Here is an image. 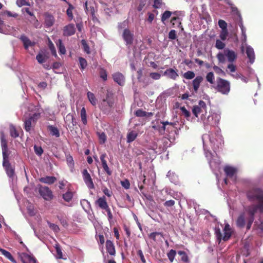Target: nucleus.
I'll return each instance as SVG.
<instances>
[{
	"instance_id": "nucleus-29",
	"label": "nucleus",
	"mask_w": 263,
	"mask_h": 263,
	"mask_svg": "<svg viewBox=\"0 0 263 263\" xmlns=\"http://www.w3.org/2000/svg\"><path fill=\"white\" fill-rule=\"evenodd\" d=\"M54 17L51 14H47L45 16V24L47 27L52 26L54 23Z\"/></svg>"
},
{
	"instance_id": "nucleus-64",
	"label": "nucleus",
	"mask_w": 263,
	"mask_h": 263,
	"mask_svg": "<svg viewBox=\"0 0 263 263\" xmlns=\"http://www.w3.org/2000/svg\"><path fill=\"white\" fill-rule=\"evenodd\" d=\"M149 76L154 80H157L160 79L161 74L158 72H152L149 74Z\"/></svg>"
},
{
	"instance_id": "nucleus-31",
	"label": "nucleus",
	"mask_w": 263,
	"mask_h": 263,
	"mask_svg": "<svg viewBox=\"0 0 263 263\" xmlns=\"http://www.w3.org/2000/svg\"><path fill=\"white\" fill-rule=\"evenodd\" d=\"M81 204L84 210L88 213L91 208V205L89 201L86 199H82L81 200Z\"/></svg>"
},
{
	"instance_id": "nucleus-55",
	"label": "nucleus",
	"mask_w": 263,
	"mask_h": 263,
	"mask_svg": "<svg viewBox=\"0 0 263 263\" xmlns=\"http://www.w3.org/2000/svg\"><path fill=\"white\" fill-rule=\"evenodd\" d=\"M49 47L51 52L52 54L54 57H57V54L56 49L54 47L53 44L52 43L51 41H49Z\"/></svg>"
},
{
	"instance_id": "nucleus-24",
	"label": "nucleus",
	"mask_w": 263,
	"mask_h": 263,
	"mask_svg": "<svg viewBox=\"0 0 263 263\" xmlns=\"http://www.w3.org/2000/svg\"><path fill=\"white\" fill-rule=\"evenodd\" d=\"M106 248L107 252L110 255H115L116 253L115 248L112 242L109 240H107L106 242Z\"/></svg>"
},
{
	"instance_id": "nucleus-13",
	"label": "nucleus",
	"mask_w": 263,
	"mask_h": 263,
	"mask_svg": "<svg viewBox=\"0 0 263 263\" xmlns=\"http://www.w3.org/2000/svg\"><path fill=\"white\" fill-rule=\"evenodd\" d=\"M83 178L84 182L87 186L90 189H92L94 188V184L91 179V177L86 169H85L82 172Z\"/></svg>"
},
{
	"instance_id": "nucleus-40",
	"label": "nucleus",
	"mask_w": 263,
	"mask_h": 263,
	"mask_svg": "<svg viewBox=\"0 0 263 263\" xmlns=\"http://www.w3.org/2000/svg\"><path fill=\"white\" fill-rule=\"evenodd\" d=\"M222 41H223L221 40L217 39L216 40L215 47L219 50L224 49L226 44Z\"/></svg>"
},
{
	"instance_id": "nucleus-8",
	"label": "nucleus",
	"mask_w": 263,
	"mask_h": 263,
	"mask_svg": "<svg viewBox=\"0 0 263 263\" xmlns=\"http://www.w3.org/2000/svg\"><path fill=\"white\" fill-rule=\"evenodd\" d=\"M220 115L218 113L213 112L209 115L207 117L206 116L201 120L203 122L204 127L207 125H211L212 126L217 125L220 121Z\"/></svg>"
},
{
	"instance_id": "nucleus-59",
	"label": "nucleus",
	"mask_w": 263,
	"mask_h": 263,
	"mask_svg": "<svg viewBox=\"0 0 263 263\" xmlns=\"http://www.w3.org/2000/svg\"><path fill=\"white\" fill-rule=\"evenodd\" d=\"M72 9L73 7L72 6V5H69V8L66 10V14L68 17L69 18L70 20H71L73 17L72 11Z\"/></svg>"
},
{
	"instance_id": "nucleus-62",
	"label": "nucleus",
	"mask_w": 263,
	"mask_h": 263,
	"mask_svg": "<svg viewBox=\"0 0 263 263\" xmlns=\"http://www.w3.org/2000/svg\"><path fill=\"white\" fill-rule=\"evenodd\" d=\"M100 77L104 81H106L107 80V75L106 71L104 69H103V68L101 69L100 71Z\"/></svg>"
},
{
	"instance_id": "nucleus-25",
	"label": "nucleus",
	"mask_w": 263,
	"mask_h": 263,
	"mask_svg": "<svg viewBox=\"0 0 263 263\" xmlns=\"http://www.w3.org/2000/svg\"><path fill=\"white\" fill-rule=\"evenodd\" d=\"M171 23L173 27L181 28L183 29L182 26H181V19L178 16H173L172 17Z\"/></svg>"
},
{
	"instance_id": "nucleus-33",
	"label": "nucleus",
	"mask_w": 263,
	"mask_h": 263,
	"mask_svg": "<svg viewBox=\"0 0 263 263\" xmlns=\"http://www.w3.org/2000/svg\"><path fill=\"white\" fill-rule=\"evenodd\" d=\"M56 44L60 53L61 54H64L66 53V49L64 45L62 43V41L61 39H59Z\"/></svg>"
},
{
	"instance_id": "nucleus-1",
	"label": "nucleus",
	"mask_w": 263,
	"mask_h": 263,
	"mask_svg": "<svg viewBox=\"0 0 263 263\" xmlns=\"http://www.w3.org/2000/svg\"><path fill=\"white\" fill-rule=\"evenodd\" d=\"M247 197L251 202H256L245 208L244 212L238 216L236 224L239 228H243L247 224V229H250L254 220V215L258 210L263 212V191L259 188L250 190L247 193Z\"/></svg>"
},
{
	"instance_id": "nucleus-41",
	"label": "nucleus",
	"mask_w": 263,
	"mask_h": 263,
	"mask_svg": "<svg viewBox=\"0 0 263 263\" xmlns=\"http://www.w3.org/2000/svg\"><path fill=\"white\" fill-rule=\"evenodd\" d=\"M206 80L210 83L211 84H214L215 77L213 72H208L205 77Z\"/></svg>"
},
{
	"instance_id": "nucleus-23",
	"label": "nucleus",
	"mask_w": 263,
	"mask_h": 263,
	"mask_svg": "<svg viewBox=\"0 0 263 263\" xmlns=\"http://www.w3.org/2000/svg\"><path fill=\"white\" fill-rule=\"evenodd\" d=\"M164 75L167 76L168 78L173 80H176V79L178 77V74L174 69L172 68H169L166 69L164 72Z\"/></svg>"
},
{
	"instance_id": "nucleus-38",
	"label": "nucleus",
	"mask_w": 263,
	"mask_h": 263,
	"mask_svg": "<svg viewBox=\"0 0 263 263\" xmlns=\"http://www.w3.org/2000/svg\"><path fill=\"white\" fill-rule=\"evenodd\" d=\"M137 136V134L136 132L132 131L129 132L127 136V142L130 143L134 141Z\"/></svg>"
},
{
	"instance_id": "nucleus-22",
	"label": "nucleus",
	"mask_w": 263,
	"mask_h": 263,
	"mask_svg": "<svg viewBox=\"0 0 263 263\" xmlns=\"http://www.w3.org/2000/svg\"><path fill=\"white\" fill-rule=\"evenodd\" d=\"M106 157V154H102L100 156V160L102 163V167L104 170V171L108 175H110L111 174V172L110 171L107 164V162L105 160V158Z\"/></svg>"
},
{
	"instance_id": "nucleus-51",
	"label": "nucleus",
	"mask_w": 263,
	"mask_h": 263,
	"mask_svg": "<svg viewBox=\"0 0 263 263\" xmlns=\"http://www.w3.org/2000/svg\"><path fill=\"white\" fill-rule=\"evenodd\" d=\"M10 135H11V137H12L13 138H16V137H18L19 134H18L17 131L16 130V128L14 126H13V125L10 126Z\"/></svg>"
},
{
	"instance_id": "nucleus-37",
	"label": "nucleus",
	"mask_w": 263,
	"mask_h": 263,
	"mask_svg": "<svg viewBox=\"0 0 263 263\" xmlns=\"http://www.w3.org/2000/svg\"><path fill=\"white\" fill-rule=\"evenodd\" d=\"M0 252L2 253L3 255H4L6 258H7L10 261L13 262H15V259H14V258L13 257V256H12L10 252L2 248H0Z\"/></svg>"
},
{
	"instance_id": "nucleus-10",
	"label": "nucleus",
	"mask_w": 263,
	"mask_h": 263,
	"mask_svg": "<svg viewBox=\"0 0 263 263\" xmlns=\"http://www.w3.org/2000/svg\"><path fill=\"white\" fill-rule=\"evenodd\" d=\"M238 16L239 17L240 21L239 22V26L241 30V45L240 47L241 51L242 52L245 51V45L247 44V37L246 34V28L243 25V23L242 21V18L241 17L240 15L239 14Z\"/></svg>"
},
{
	"instance_id": "nucleus-16",
	"label": "nucleus",
	"mask_w": 263,
	"mask_h": 263,
	"mask_svg": "<svg viewBox=\"0 0 263 263\" xmlns=\"http://www.w3.org/2000/svg\"><path fill=\"white\" fill-rule=\"evenodd\" d=\"M76 32V28L74 25L73 24H69L65 26L63 28V35L66 36H71L73 35Z\"/></svg>"
},
{
	"instance_id": "nucleus-30",
	"label": "nucleus",
	"mask_w": 263,
	"mask_h": 263,
	"mask_svg": "<svg viewBox=\"0 0 263 263\" xmlns=\"http://www.w3.org/2000/svg\"><path fill=\"white\" fill-rule=\"evenodd\" d=\"M177 11H175L173 13H172V12L170 11H165L164 12V13L162 14V16H161V21L163 23H165V21L166 20H167V19H168L172 15V14H177Z\"/></svg>"
},
{
	"instance_id": "nucleus-43",
	"label": "nucleus",
	"mask_w": 263,
	"mask_h": 263,
	"mask_svg": "<svg viewBox=\"0 0 263 263\" xmlns=\"http://www.w3.org/2000/svg\"><path fill=\"white\" fill-rule=\"evenodd\" d=\"M80 68L81 70H84L87 66V61L83 58H79Z\"/></svg>"
},
{
	"instance_id": "nucleus-48",
	"label": "nucleus",
	"mask_w": 263,
	"mask_h": 263,
	"mask_svg": "<svg viewBox=\"0 0 263 263\" xmlns=\"http://www.w3.org/2000/svg\"><path fill=\"white\" fill-rule=\"evenodd\" d=\"M178 254L180 256L181 260L182 261H183L184 262H189L188 256L184 251H178Z\"/></svg>"
},
{
	"instance_id": "nucleus-11",
	"label": "nucleus",
	"mask_w": 263,
	"mask_h": 263,
	"mask_svg": "<svg viewBox=\"0 0 263 263\" xmlns=\"http://www.w3.org/2000/svg\"><path fill=\"white\" fill-rule=\"evenodd\" d=\"M39 191L40 195L47 201L51 200L53 197L52 191L47 186L40 187Z\"/></svg>"
},
{
	"instance_id": "nucleus-3",
	"label": "nucleus",
	"mask_w": 263,
	"mask_h": 263,
	"mask_svg": "<svg viewBox=\"0 0 263 263\" xmlns=\"http://www.w3.org/2000/svg\"><path fill=\"white\" fill-rule=\"evenodd\" d=\"M1 140L3 158V165L5 169L8 176L13 180L15 177L14 168L9 163V156L10 154V152L8 148L7 142L3 133L1 134Z\"/></svg>"
},
{
	"instance_id": "nucleus-42",
	"label": "nucleus",
	"mask_w": 263,
	"mask_h": 263,
	"mask_svg": "<svg viewBox=\"0 0 263 263\" xmlns=\"http://www.w3.org/2000/svg\"><path fill=\"white\" fill-rule=\"evenodd\" d=\"M81 118L83 123L86 125L87 123L86 111L85 107H83L81 110Z\"/></svg>"
},
{
	"instance_id": "nucleus-17",
	"label": "nucleus",
	"mask_w": 263,
	"mask_h": 263,
	"mask_svg": "<svg viewBox=\"0 0 263 263\" xmlns=\"http://www.w3.org/2000/svg\"><path fill=\"white\" fill-rule=\"evenodd\" d=\"M18 255L23 263H36L35 259L27 253H21Z\"/></svg>"
},
{
	"instance_id": "nucleus-4",
	"label": "nucleus",
	"mask_w": 263,
	"mask_h": 263,
	"mask_svg": "<svg viewBox=\"0 0 263 263\" xmlns=\"http://www.w3.org/2000/svg\"><path fill=\"white\" fill-rule=\"evenodd\" d=\"M216 58L220 63H224L227 60L229 63H234L236 61L237 54L234 50L226 48L223 52H219Z\"/></svg>"
},
{
	"instance_id": "nucleus-34",
	"label": "nucleus",
	"mask_w": 263,
	"mask_h": 263,
	"mask_svg": "<svg viewBox=\"0 0 263 263\" xmlns=\"http://www.w3.org/2000/svg\"><path fill=\"white\" fill-rule=\"evenodd\" d=\"M32 122H34L30 117L24 121V128L27 132L30 130Z\"/></svg>"
},
{
	"instance_id": "nucleus-19",
	"label": "nucleus",
	"mask_w": 263,
	"mask_h": 263,
	"mask_svg": "<svg viewBox=\"0 0 263 263\" xmlns=\"http://www.w3.org/2000/svg\"><path fill=\"white\" fill-rule=\"evenodd\" d=\"M112 78L115 82L120 85H123L125 82L124 76L120 72H116L112 74Z\"/></svg>"
},
{
	"instance_id": "nucleus-36",
	"label": "nucleus",
	"mask_w": 263,
	"mask_h": 263,
	"mask_svg": "<svg viewBox=\"0 0 263 263\" xmlns=\"http://www.w3.org/2000/svg\"><path fill=\"white\" fill-rule=\"evenodd\" d=\"M48 128L52 136H54L56 137H59L60 136L59 129L56 127L52 125H49L48 126Z\"/></svg>"
},
{
	"instance_id": "nucleus-9",
	"label": "nucleus",
	"mask_w": 263,
	"mask_h": 263,
	"mask_svg": "<svg viewBox=\"0 0 263 263\" xmlns=\"http://www.w3.org/2000/svg\"><path fill=\"white\" fill-rule=\"evenodd\" d=\"M223 170L227 176V178L224 180V183L226 184L228 183V179H230L235 182L236 179L237 169L235 167L227 165L224 167Z\"/></svg>"
},
{
	"instance_id": "nucleus-57",
	"label": "nucleus",
	"mask_w": 263,
	"mask_h": 263,
	"mask_svg": "<svg viewBox=\"0 0 263 263\" xmlns=\"http://www.w3.org/2000/svg\"><path fill=\"white\" fill-rule=\"evenodd\" d=\"M66 161L68 165L71 167L73 168L74 166V161L72 158V157L71 156H68L66 158Z\"/></svg>"
},
{
	"instance_id": "nucleus-28",
	"label": "nucleus",
	"mask_w": 263,
	"mask_h": 263,
	"mask_svg": "<svg viewBox=\"0 0 263 263\" xmlns=\"http://www.w3.org/2000/svg\"><path fill=\"white\" fill-rule=\"evenodd\" d=\"M166 176L172 183L174 184L178 183V176L176 175L175 173L170 171L168 172Z\"/></svg>"
},
{
	"instance_id": "nucleus-52",
	"label": "nucleus",
	"mask_w": 263,
	"mask_h": 263,
	"mask_svg": "<svg viewBox=\"0 0 263 263\" xmlns=\"http://www.w3.org/2000/svg\"><path fill=\"white\" fill-rule=\"evenodd\" d=\"M182 114L188 119L190 118L191 114L190 112L185 108L184 106H181L180 108Z\"/></svg>"
},
{
	"instance_id": "nucleus-5",
	"label": "nucleus",
	"mask_w": 263,
	"mask_h": 263,
	"mask_svg": "<svg viewBox=\"0 0 263 263\" xmlns=\"http://www.w3.org/2000/svg\"><path fill=\"white\" fill-rule=\"evenodd\" d=\"M223 227L222 224L215 226L214 228L215 234L216 236L217 239L219 240V242H220L221 240L224 241L228 240L231 237L232 234V231L230 226L227 223L223 229V235H222L221 233V229H222Z\"/></svg>"
},
{
	"instance_id": "nucleus-58",
	"label": "nucleus",
	"mask_w": 263,
	"mask_h": 263,
	"mask_svg": "<svg viewBox=\"0 0 263 263\" xmlns=\"http://www.w3.org/2000/svg\"><path fill=\"white\" fill-rule=\"evenodd\" d=\"M135 115L137 117H143L147 116V112L142 110V109H138L135 112Z\"/></svg>"
},
{
	"instance_id": "nucleus-54",
	"label": "nucleus",
	"mask_w": 263,
	"mask_h": 263,
	"mask_svg": "<svg viewBox=\"0 0 263 263\" xmlns=\"http://www.w3.org/2000/svg\"><path fill=\"white\" fill-rule=\"evenodd\" d=\"M228 35V30H223L221 31L219 37L220 38V40H221L222 41H225L227 39Z\"/></svg>"
},
{
	"instance_id": "nucleus-47",
	"label": "nucleus",
	"mask_w": 263,
	"mask_h": 263,
	"mask_svg": "<svg viewBox=\"0 0 263 263\" xmlns=\"http://www.w3.org/2000/svg\"><path fill=\"white\" fill-rule=\"evenodd\" d=\"M183 77L187 80H191L193 79L195 76V73L192 71H187L183 74Z\"/></svg>"
},
{
	"instance_id": "nucleus-46",
	"label": "nucleus",
	"mask_w": 263,
	"mask_h": 263,
	"mask_svg": "<svg viewBox=\"0 0 263 263\" xmlns=\"http://www.w3.org/2000/svg\"><path fill=\"white\" fill-rule=\"evenodd\" d=\"M74 118L72 115L68 114L65 118V121L67 123H71L73 125H74L76 122H74Z\"/></svg>"
},
{
	"instance_id": "nucleus-15",
	"label": "nucleus",
	"mask_w": 263,
	"mask_h": 263,
	"mask_svg": "<svg viewBox=\"0 0 263 263\" xmlns=\"http://www.w3.org/2000/svg\"><path fill=\"white\" fill-rule=\"evenodd\" d=\"M114 103L112 98L109 97V93L108 92L106 95V98L103 100L101 104V107L103 109H108L112 107Z\"/></svg>"
},
{
	"instance_id": "nucleus-26",
	"label": "nucleus",
	"mask_w": 263,
	"mask_h": 263,
	"mask_svg": "<svg viewBox=\"0 0 263 263\" xmlns=\"http://www.w3.org/2000/svg\"><path fill=\"white\" fill-rule=\"evenodd\" d=\"M39 180L41 182L46 184H51L57 180V178L53 176H46L40 178Z\"/></svg>"
},
{
	"instance_id": "nucleus-35",
	"label": "nucleus",
	"mask_w": 263,
	"mask_h": 263,
	"mask_svg": "<svg viewBox=\"0 0 263 263\" xmlns=\"http://www.w3.org/2000/svg\"><path fill=\"white\" fill-rule=\"evenodd\" d=\"M255 226L256 228L263 232V213H261L259 219L255 221Z\"/></svg>"
},
{
	"instance_id": "nucleus-6",
	"label": "nucleus",
	"mask_w": 263,
	"mask_h": 263,
	"mask_svg": "<svg viewBox=\"0 0 263 263\" xmlns=\"http://www.w3.org/2000/svg\"><path fill=\"white\" fill-rule=\"evenodd\" d=\"M194 115L201 121L206 116L207 113V106L206 103L200 100L197 105H194L192 108Z\"/></svg>"
},
{
	"instance_id": "nucleus-61",
	"label": "nucleus",
	"mask_w": 263,
	"mask_h": 263,
	"mask_svg": "<svg viewBox=\"0 0 263 263\" xmlns=\"http://www.w3.org/2000/svg\"><path fill=\"white\" fill-rule=\"evenodd\" d=\"M16 5L21 7L23 6H30V4L27 2L26 0H16Z\"/></svg>"
},
{
	"instance_id": "nucleus-49",
	"label": "nucleus",
	"mask_w": 263,
	"mask_h": 263,
	"mask_svg": "<svg viewBox=\"0 0 263 263\" xmlns=\"http://www.w3.org/2000/svg\"><path fill=\"white\" fill-rule=\"evenodd\" d=\"M176 252L174 250H171L169 252L167 253V257L170 260V261L172 262L174 259V258L176 256Z\"/></svg>"
},
{
	"instance_id": "nucleus-63",
	"label": "nucleus",
	"mask_w": 263,
	"mask_h": 263,
	"mask_svg": "<svg viewBox=\"0 0 263 263\" xmlns=\"http://www.w3.org/2000/svg\"><path fill=\"white\" fill-rule=\"evenodd\" d=\"M36 59L37 60V62L40 64H42L45 61V57L44 56V55L41 53H39L36 55Z\"/></svg>"
},
{
	"instance_id": "nucleus-60",
	"label": "nucleus",
	"mask_w": 263,
	"mask_h": 263,
	"mask_svg": "<svg viewBox=\"0 0 263 263\" xmlns=\"http://www.w3.org/2000/svg\"><path fill=\"white\" fill-rule=\"evenodd\" d=\"M213 69L218 74H220L222 76H224L226 74L225 72L223 70H222L220 68H219V67H218L217 66H214Z\"/></svg>"
},
{
	"instance_id": "nucleus-56",
	"label": "nucleus",
	"mask_w": 263,
	"mask_h": 263,
	"mask_svg": "<svg viewBox=\"0 0 263 263\" xmlns=\"http://www.w3.org/2000/svg\"><path fill=\"white\" fill-rule=\"evenodd\" d=\"M218 25L219 27L221 29V30H227V24L224 21L222 20H219Z\"/></svg>"
},
{
	"instance_id": "nucleus-20",
	"label": "nucleus",
	"mask_w": 263,
	"mask_h": 263,
	"mask_svg": "<svg viewBox=\"0 0 263 263\" xmlns=\"http://www.w3.org/2000/svg\"><path fill=\"white\" fill-rule=\"evenodd\" d=\"M203 80V78L201 76H197L193 81L192 84L194 90L197 92L199 89L201 83Z\"/></svg>"
},
{
	"instance_id": "nucleus-12",
	"label": "nucleus",
	"mask_w": 263,
	"mask_h": 263,
	"mask_svg": "<svg viewBox=\"0 0 263 263\" xmlns=\"http://www.w3.org/2000/svg\"><path fill=\"white\" fill-rule=\"evenodd\" d=\"M122 37L127 46L131 45L133 44L134 34L129 29L127 28L124 29L122 33Z\"/></svg>"
},
{
	"instance_id": "nucleus-27",
	"label": "nucleus",
	"mask_w": 263,
	"mask_h": 263,
	"mask_svg": "<svg viewBox=\"0 0 263 263\" xmlns=\"http://www.w3.org/2000/svg\"><path fill=\"white\" fill-rule=\"evenodd\" d=\"M96 202L98 206L101 209L107 208L108 204L104 196L100 197Z\"/></svg>"
},
{
	"instance_id": "nucleus-7",
	"label": "nucleus",
	"mask_w": 263,
	"mask_h": 263,
	"mask_svg": "<svg viewBox=\"0 0 263 263\" xmlns=\"http://www.w3.org/2000/svg\"><path fill=\"white\" fill-rule=\"evenodd\" d=\"M215 88L223 95H228L230 91V82L220 78L217 79V85Z\"/></svg>"
},
{
	"instance_id": "nucleus-50",
	"label": "nucleus",
	"mask_w": 263,
	"mask_h": 263,
	"mask_svg": "<svg viewBox=\"0 0 263 263\" xmlns=\"http://www.w3.org/2000/svg\"><path fill=\"white\" fill-rule=\"evenodd\" d=\"M97 134H98V136L99 137L100 143L101 144L104 143L106 140V136L105 133L103 132L98 133Z\"/></svg>"
},
{
	"instance_id": "nucleus-39",
	"label": "nucleus",
	"mask_w": 263,
	"mask_h": 263,
	"mask_svg": "<svg viewBox=\"0 0 263 263\" xmlns=\"http://www.w3.org/2000/svg\"><path fill=\"white\" fill-rule=\"evenodd\" d=\"M87 97L89 102L93 106L96 105L97 103V100L93 93L88 91L87 92Z\"/></svg>"
},
{
	"instance_id": "nucleus-2",
	"label": "nucleus",
	"mask_w": 263,
	"mask_h": 263,
	"mask_svg": "<svg viewBox=\"0 0 263 263\" xmlns=\"http://www.w3.org/2000/svg\"><path fill=\"white\" fill-rule=\"evenodd\" d=\"M214 136L215 138L212 133L204 134L202 139L205 156L209 161L211 169L215 174H217L215 172L220 168V161L218 157L214 155L210 152L209 148L210 147L215 151L220 146H221L223 140L221 135L219 133L215 134Z\"/></svg>"
},
{
	"instance_id": "nucleus-44",
	"label": "nucleus",
	"mask_w": 263,
	"mask_h": 263,
	"mask_svg": "<svg viewBox=\"0 0 263 263\" xmlns=\"http://www.w3.org/2000/svg\"><path fill=\"white\" fill-rule=\"evenodd\" d=\"M49 227L55 233H58L60 231V228L59 226L54 223H51L49 221H47Z\"/></svg>"
},
{
	"instance_id": "nucleus-32",
	"label": "nucleus",
	"mask_w": 263,
	"mask_h": 263,
	"mask_svg": "<svg viewBox=\"0 0 263 263\" xmlns=\"http://www.w3.org/2000/svg\"><path fill=\"white\" fill-rule=\"evenodd\" d=\"M73 196V192L70 191H67L65 193L62 195L63 199L66 202H69L72 199Z\"/></svg>"
},
{
	"instance_id": "nucleus-18",
	"label": "nucleus",
	"mask_w": 263,
	"mask_h": 263,
	"mask_svg": "<svg viewBox=\"0 0 263 263\" xmlns=\"http://www.w3.org/2000/svg\"><path fill=\"white\" fill-rule=\"evenodd\" d=\"M20 39L23 42L24 47L25 49H28L29 47H33L35 45V42L31 41L27 36L22 35L20 36Z\"/></svg>"
},
{
	"instance_id": "nucleus-53",
	"label": "nucleus",
	"mask_w": 263,
	"mask_h": 263,
	"mask_svg": "<svg viewBox=\"0 0 263 263\" xmlns=\"http://www.w3.org/2000/svg\"><path fill=\"white\" fill-rule=\"evenodd\" d=\"M81 43L83 46L84 51L86 52L87 54H89L90 53V48L86 41L85 40H82L81 41Z\"/></svg>"
},
{
	"instance_id": "nucleus-45",
	"label": "nucleus",
	"mask_w": 263,
	"mask_h": 263,
	"mask_svg": "<svg viewBox=\"0 0 263 263\" xmlns=\"http://www.w3.org/2000/svg\"><path fill=\"white\" fill-rule=\"evenodd\" d=\"M55 248L56 252H57V255H56L57 258L63 259L62 252L61 249L59 245L56 244L55 245Z\"/></svg>"
},
{
	"instance_id": "nucleus-14",
	"label": "nucleus",
	"mask_w": 263,
	"mask_h": 263,
	"mask_svg": "<svg viewBox=\"0 0 263 263\" xmlns=\"http://www.w3.org/2000/svg\"><path fill=\"white\" fill-rule=\"evenodd\" d=\"M246 49V53L247 58L249 60V62L251 64H252L255 59V55L254 49L248 44L245 45V50Z\"/></svg>"
},
{
	"instance_id": "nucleus-21",
	"label": "nucleus",
	"mask_w": 263,
	"mask_h": 263,
	"mask_svg": "<svg viewBox=\"0 0 263 263\" xmlns=\"http://www.w3.org/2000/svg\"><path fill=\"white\" fill-rule=\"evenodd\" d=\"M32 109L35 111V112H34L32 116H30V117L32 118L33 122H35L40 118L41 114L43 112V109L40 105L34 106V109Z\"/></svg>"
}]
</instances>
